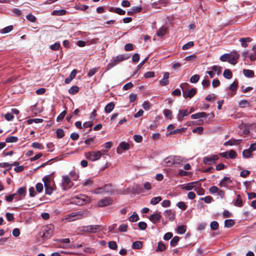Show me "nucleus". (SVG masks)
I'll return each mask as SVG.
<instances>
[{
	"instance_id": "nucleus-1",
	"label": "nucleus",
	"mask_w": 256,
	"mask_h": 256,
	"mask_svg": "<svg viewBox=\"0 0 256 256\" xmlns=\"http://www.w3.org/2000/svg\"><path fill=\"white\" fill-rule=\"evenodd\" d=\"M45 188V194L50 195L55 190V184L54 182L52 181L48 176H45L42 178Z\"/></svg>"
},
{
	"instance_id": "nucleus-2",
	"label": "nucleus",
	"mask_w": 256,
	"mask_h": 256,
	"mask_svg": "<svg viewBox=\"0 0 256 256\" xmlns=\"http://www.w3.org/2000/svg\"><path fill=\"white\" fill-rule=\"evenodd\" d=\"M128 58V56H127L126 54H120L118 55L116 57L113 58L111 60L110 62L106 66V70H108L112 68L114 66L118 64L120 62L127 60Z\"/></svg>"
},
{
	"instance_id": "nucleus-3",
	"label": "nucleus",
	"mask_w": 256,
	"mask_h": 256,
	"mask_svg": "<svg viewBox=\"0 0 256 256\" xmlns=\"http://www.w3.org/2000/svg\"><path fill=\"white\" fill-rule=\"evenodd\" d=\"M102 156V152L100 150L91 151L84 154L85 157L92 162L98 160Z\"/></svg>"
},
{
	"instance_id": "nucleus-4",
	"label": "nucleus",
	"mask_w": 256,
	"mask_h": 256,
	"mask_svg": "<svg viewBox=\"0 0 256 256\" xmlns=\"http://www.w3.org/2000/svg\"><path fill=\"white\" fill-rule=\"evenodd\" d=\"M54 228V226L52 225H49L44 226L43 228V234L42 235L41 237L44 239L46 240L50 238L53 234Z\"/></svg>"
},
{
	"instance_id": "nucleus-5",
	"label": "nucleus",
	"mask_w": 256,
	"mask_h": 256,
	"mask_svg": "<svg viewBox=\"0 0 256 256\" xmlns=\"http://www.w3.org/2000/svg\"><path fill=\"white\" fill-rule=\"evenodd\" d=\"M100 226L99 225H90L82 228V231L87 233H96L100 230Z\"/></svg>"
},
{
	"instance_id": "nucleus-6",
	"label": "nucleus",
	"mask_w": 256,
	"mask_h": 256,
	"mask_svg": "<svg viewBox=\"0 0 256 256\" xmlns=\"http://www.w3.org/2000/svg\"><path fill=\"white\" fill-rule=\"evenodd\" d=\"M74 202L78 205H83L85 203L89 201L88 197L84 195H80V196H76L73 198Z\"/></svg>"
},
{
	"instance_id": "nucleus-7",
	"label": "nucleus",
	"mask_w": 256,
	"mask_h": 256,
	"mask_svg": "<svg viewBox=\"0 0 256 256\" xmlns=\"http://www.w3.org/2000/svg\"><path fill=\"white\" fill-rule=\"evenodd\" d=\"M112 203L113 200L112 198L104 197L98 201V207H104L111 205Z\"/></svg>"
},
{
	"instance_id": "nucleus-8",
	"label": "nucleus",
	"mask_w": 256,
	"mask_h": 256,
	"mask_svg": "<svg viewBox=\"0 0 256 256\" xmlns=\"http://www.w3.org/2000/svg\"><path fill=\"white\" fill-rule=\"evenodd\" d=\"M177 160H180L177 157L173 158L172 157H168L164 160V165L166 166H170L172 165L178 166L180 164V162H176Z\"/></svg>"
},
{
	"instance_id": "nucleus-9",
	"label": "nucleus",
	"mask_w": 256,
	"mask_h": 256,
	"mask_svg": "<svg viewBox=\"0 0 256 256\" xmlns=\"http://www.w3.org/2000/svg\"><path fill=\"white\" fill-rule=\"evenodd\" d=\"M218 160V156L217 155H211L204 158V163L205 164L210 165L216 163V161Z\"/></svg>"
},
{
	"instance_id": "nucleus-10",
	"label": "nucleus",
	"mask_w": 256,
	"mask_h": 256,
	"mask_svg": "<svg viewBox=\"0 0 256 256\" xmlns=\"http://www.w3.org/2000/svg\"><path fill=\"white\" fill-rule=\"evenodd\" d=\"M228 62L234 65L237 63V60L239 58L240 55L236 51L232 52L230 54H228Z\"/></svg>"
},
{
	"instance_id": "nucleus-11",
	"label": "nucleus",
	"mask_w": 256,
	"mask_h": 256,
	"mask_svg": "<svg viewBox=\"0 0 256 256\" xmlns=\"http://www.w3.org/2000/svg\"><path fill=\"white\" fill-rule=\"evenodd\" d=\"M62 186L63 189L66 190L68 188H70L73 185L72 182L71 181L70 178L67 176H62Z\"/></svg>"
},
{
	"instance_id": "nucleus-12",
	"label": "nucleus",
	"mask_w": 256,
	"mask_h": 256,
	"mask_svg": "<svg viewBox=\"0 0 256 256\" xmlns=\"http://www.w3.org/2000/svg\"><path fill=\"white\" fill-rule=\"evenodd\" d=\"M164 214L171 222L174 221L176 218V212L172 210H166L164 212Z\"/></svg>"
},
{
	"instance_id": "nucleus-13",
	"label": "nucleus",
	"mask_w": 256,
	"mask_h": 256,
	"mask_svg": "<svg viewBox=\"0 0 256 256\" xmlns=\"http://www.w3.org/2000/svg\"><path fill=\"white\" fill-rule=\"evenodd\" d=\"M196 89L195 88H192L188 91L183 90V96L191 98L196 94Z\"/></svg>"
},
{
	"instance_id": "nucleus-14",
	"label": "nucleus",
	"mask_w": 256,
	"mask_h": 256,
	"mask_svg": "<svg viewBox=\"0 0 256 256\" xmlns=\"http://www.w3.org/2000/svg\"><path fill=\"white\" fill-rule=\"evenodd\" d=\"M190 114L188 110H179L177 114V119L178 121L182 122L184 116H188Z\"/></svg>"
},
{
	"instance_id": "nucleus-15",
	"label": "nucleus",
	"mask_w": 256,
	"mask_h": 256,
	"mask_svg": "<svg viewBox=\"0 0 256 256\" xmlns=\"http://www.w3.org/2000/svg\"><path fill=\"white\" fill-rule=\"evenodd\" d=\"M161 217L160 212H157L152 214L149 219L152 223L156 224L160 222Z\"/></svg>"
},
{
	"instance_id": "nucleus-16",
	"label": "nucleus",
	"mask_w": 256,
	"mask_h": 256,
	"mask_svg": "<svg viewBox=\"0 0 256 256\" xmlns=\"http://www.w3.org/2000/svg\"><path fill=\"white\" fill-rule=\"evenodd\" d=\"M170 76V74L168 72H166L164 74L162 80H160V84L162 86H166L168 84L169 81L168 78Z\"/></svg>"
},
{
	"instance_id": "nucleus-17",
	"label": "nucleus",
	"mask_w": 256,
	"mask_h": 256,
	"mask_svg": "<svg viewBox=\"0 0 256 256\" xmlns=\"http://www.w3.org/2000/svg\"><path fill=\"white\" fill-rule=\"evenodd\" d=\"M242 142V140L238 139H230L224 143V146H233V145H238L240 144Z\"/></svg>"
},
{
	"instance_id": "nucleus-18",
	"label": "nucleus",
	"mask_w": 256,
	"mask_h": 256,
	"mask_svg": "<svg viewBox=\"0 0 256 256\" xmlns=\"http://www.w3.org/2000/svg\"><path fill=\"white\" fill-rule=\"evenodd\" d=\"M232 182V180L230 177L224 176L219 184V186L221 187L226 188L228 184Z\"/></svg>"
},
{
	"instance_id": "nucleus-19",
	"label": "nucleus",
	"mask_w": 256,
	"mask_h": 256,
	"mask_svg": "<svg viewBox=\"0 0 256 256\" xmlns=\"http://www.w3.org/2000/svg\"><path fill=\"white\" fill-rule=\"evenodd\" d=\"M104 193H112L114 192V189L111 184H105L104 186L102 187Z\"/></svg>"
},
{
	"instance_id": "nucleus-20",
	"label": "nucleus",
	"mask_w": 256,
	"mask_h": 256,
	"mask_svg": "<svg viewBox=\"0 0 256 256\" xmlns=\"http://www.w3.org/2000/svg\"><path fill=\"white\" fill-rule=\"evenodd\" d=\"M76 70H73L71 72L68 78H66V80H64V82L66 84H70V82L76 77Z\"/></svg>"
},
{
	"instance_id": "nucleus-21",
	"label": "nucleus",
	"mask_w": 256,
	"mask_h": 256,
	"mask_svg": "<svg viewBox=\"0 0 256 256\" xmlns=\"http://www.w3.org/2000/svg\"><path fill=\"white\" fill-rule=\"evenodd\" d=\"M168 3L167 0H160L157 2H154L152 4L153 8H159L160 6L158 5H162V6H166Z\"/></svg>"
},
{
	"instance_id": "nucleus-22",
	"label": "nucleus",
	"mask_w": 256,
	"mask_h": 256,
	"mask_svg": "<svg viewBox=\"0 0 256 256\" xmlns=\"http://www.w3.org/2000/svg\"><path fill=\"white\" fill-rule=\"evenodd\" d=\"M252 39L250 38H242L240 39V42L241 43V45L244 48L248 46L247 42H250Z\"/></svg>"
},
{
	"instance_id": "nucleus-23",
	"label": "nucleus",
	"mask_w": 256,
	"mask_h": 256,
	"mask_svg": "<svg viewBox=\"0 0 256 256\" xmlns=\"http://www.w3.org/2000/svg\"><path fill=\"white\" fill-rule=\"evenodd\" d=\"M242 72L245 76L248 78H253L254 76V72L250 70L244 69Z\"/></svg>"
},
{
	"instance_id": "nucleus-24",
	"label": "nucleus",
	"mask_w": 256,
	"mask_h": 256,
	"mask_svg": "<svg viewBox=\"0 0 256 256\" xmlns=\"http://www.w3.org/2000/svg\"><path fill=\"white\" fill-rule=\"evenodd\" d=\"M16 192L20 195V196L23 198L25 197L26 194V186H22Z\"/></svg>"
},
{
	"instance_id": "nucleus-25",
	"label": "nucleus",
	"mask_w": 256,
	"mask_h": 256,
	"mask_svg": "<svg viewBox=\"0 0 256 256\" xmlns=\"http://www.w3.org/2000/svg\"><path fill=\"white\" fill-rule=\"evenodd\" d=\"M206 114L205 112H198L195 114L191 115L192 119H198L201 118H204L206 116Z\"/></svg>"
},
{
	"instance_id": "nucleus-26",
	"label": "nucleus",
	"mask_w": 256,
	"mask_h": 256,
	"mask_svg": "<svg viewBox=\"0 0 256 256\" xmlns=\"http://www.w3.org/2000/svg\"><path fill=\"white\" fill-rule=\"evenodd\" d=\"M196 182H194L188 183L184 185V186H183L182 187V189L185 190H190L195 187L194 184Z\"/></svg>"
},
{
	"instance_id": "nucleus-27",
	"label": "nucleus",
	"mask_w": 256,
	"mask_h": 256,
	"mask_svg": "<svg viewBox=\"0 0 256 256\" xmlns=\"http://www.w3.org/2000/svg\"><path fill=\"white\" fill-rule=\"evenodd\" d=\"M114 108V104L112 102H110L107 104L104 108V111L106 113L110 112Z\"/></svg>"
},
{
	"instance_id": "nucleus-28",
	"label": "nucleus",
	"mask_w": 256,
	"mask_h": 256,
	"mask_svg": "<svg viewBox=\"0 0 256 256\" xmlns=\"http://www.w3.org/2000/svg\"><path fill=\"white\" fill-rule=\"evenodd\" d=\"M167 28L166 26H162L156 32L158 36H162L166 33Z\"/></svg>"
},
{
	"instance_id": "nucleus-29",
	"label": "nucleus",
	"mask_w": 256,
	"mask_h": 256,
	"mask_svg": "<svg viewBox=\"0 0 256 256\" xmlns=\"http://www.w3.org/2000/svg\"><path fill=\"white\" fill-rule=\"evenodd\" d=\"M242 198L240 194H238L236 196V198L234 202V206L238 207H242L243 205L242 204Z\"/></svg>"
},
{
	"instance_id": "nucleus-30",
	"label": "nucleus",
	"mask_w": 256,
	"mask_h": 256,
	"mask_svg": "<svg viewBox=\"0 0 256 256\" xmlns=\"http://www.w3.org/2000/svg\"><path fill=\"white\" fill-rule=\"evenodd\" d=\"M163 114L165 117L168 119L172 120V112L168 109H164L163 110Z\"/></svg>"
},
{
	"instance_id": "nucleus-31",
	"label": "nucleus",
	"mask_w": 256,
	"mask_h": 256,
	"mask_svg": "<svg viewBox=\"0 0 256 256\" xmlns=\"http://www.w3.org/2000/svg\"><path fill=\"white\" fill-rule=\"evenodd\" d=\"M66 11L65 10H54L52 12L54 16H64L66 14Z\"/></svg>"
},
{
	"instance_id": "nucleus-32",
	"label": "nucleus",
	"mask_w": 256,
	"mask_h": 256,
	"mask_svg": "<svg viewBox=\"0 0 256 256\" xmlns=\"http://www.w3.org/2000/svg\"><path fill=\"white\" fill-rule=\"evenodd\" d=\"M253 53H252L249 56V58L250 61L253 62L256 60V45H254L252 48Z\"/></svg>"
},
{
	"instance_id": "nucleus-33",
	"label": "nucleus",
	"mask_w": 256,
	"mask_h": 256,
	"mask_svg": "<svg viewBox=\"0 0 256 256\" xmlns=\"http://www.w3.org/2000/svg\"><path fill=\"white\" fill-rule=\"evenodd\" d=\"M222 69V67L218 66H214L211 68V70L214 72V73H216L218 76L221 74Z\"/></svg>"
},
{
	"instance_id": "nucleus-34",
	"label": "nucleus",
	"mask_w": 256,
	"mask_h": 256,
	"mask_svg": "<svg viewBox=\"0 0 256 256\" xmlns=\"http://www.w3.org/2000/svg\"><path fill=\"white\" fill-rule=\"evenodd\" d=\"M142 242L140 241H136L132 243V248L134 249L139 250L142 248Z\"/></svg>"
},
{
	"instance_id": "nucleus-35",
	"label": "nucleus",
	"mask_w": 256,
	"mask_h": 256,
	"mask_svg": "<svg viewBox=\"0 0 256 256\" xmlns=\"http://www.w3.org/2000/svg\"><path fill=\"white\" fill-rule=\"evenodd\" d=\"M223 75L227 79H230L232 76V72L228 69H226L224 70Z\"/></svg>"
},
{
	"instance_id": "nucleus-36",
	"label": "nucleus",
	"mask_w": 256,
	"mask_h": 256,
	"mask_svg": "<svg viewBox=\"0 0 256 256\" xmlns=\"http://www.w3.org/2000/svg\"><path fill=\"white\" fill-rule=\"evenodd\" d=\"M80 90L78 86H72L68 90V92L71 94H77Z\"/></svg>"
},
{
	"instance_id": "nucleus-37",
	"label": "nucleus",
	"mask_w": 256,
	"mask_h": 256,
	"mask_svg": "<svg viewBox=\"0 0 256 256\" xmlns=\"http://www.w3.org/2000/svg\"><path fill=\"white\" fill-rule=\"evenodd\" d=\"M234 224V222L233 220L228 219L224 221V226L226 228H231Z\"/></svg>"
},
{
	"instance_id": "nucleus-38",
	"label": "nucleus",
	"mask_w": 256,
	"mask_h": 256,
	"mask_svg": "<svg viewBox=\"0 0 256 256\" xmlns=\"http://www.w3.org/2000/svg\"><path fill=\"white\" fill-rule=\"evenodd\" d=\"M13 29L12 26H9L2 29H0V32L2 34H6L11 32Z\"/></svg>"
},
{
	"instance_id": "nucleus-39",
	"label": "nucleus",
	"mask_w": 256,
	"mask_h": 256,
	"mask_svg": "<svg viewBox=\"0 0 256 256\" xmlns=\"http://www.w3.org/2000/svg\"><path fill=\"white\" fill-rule=\"evenodd\" d=\"M252 152L249 149L244 150L242 152V156L244 158H248L251 157Z\"/></svg>"
},
{
	"instance_id": "nucleus-40",
	"label": "nucleus",
	"mask_w": 256,
	"mask_h": 256,
	"mask_svg": "<svg viewBox=\"0 0 256 256\" xmlns=\"http://www.w3.org/2000/svg\"><path fill=\"white\" fill-rule=\"evenodd\" d=\"M162 200V198L160 196L152 198L150 200V204L152 205H156L160 202Z\"/></svg>"
},
{
	"instance_id": "nucleus-41",
	"label": "nucleus",
	"mask_w": 256,
	"mask_h": 256,
	"mask_svg": "<svg viewBox=\"0 0 256 256\" xmlns=\"http://www.w3.org/2000/svg\"><path fill=\"white\" fill-rule=\"evenodd\" d=\"M18 140V138L14 136H8L6 138V142H16Z\"/></svg>"
},
{
	"instance_id": "nucleus-42",
	"label": "nucleus",
	"mask_w": 256,
	"mask_h": 256,
	"mask_svg": "<svg viewBox=\"0 0 256 256\" xmlns=\"http://www.w3.org/2000/svg\"><path fill=\"white\" fill-rule=\"evenodd\" d=\"M186 227L184 225H181L177 228V232L179 234H183L186 231Z\"/></svg>"
},
{
	"instance_id": "nucleus-43",
	"label": "nucleus",
	"mask_w": 256,
	"mask_h": 256,
	"mask_svg": "<svg viewBox=\"0 0 256 256\" xmlns=\"http://www.w3.org/2000/svg\"><path fill=\"white\" fill-rule=\"evenodd\" d=\"M119 147H120L122 150H126L130 148V144L126 142H122L120 143Z\"/></svg>"
},
{
	"instance_id": "nucleus-44",
	"label": "nucleus",
	"mask_w": 256,
	"mask_h": 256,
	"mask_svg": "<svg viewBox=\"0 0 256 256\" xmlns=\"http://www.w3.org/2000/svg\"><path fill=\"white\" fill-rule=\"evenodd\" d=\"M139 219V216L138 214L134 212V214L130 216L128 220L131 222H137Z\"/></svg>"
},
{
	"instance_id": "nucleus-45",
	"label": "nucleus",
	"mask_w": 256,
	"mask_h": 256,
	"mask_svg": "<svg viewBox=\"0 0 256 256\" xmlns=\"http://www.w3.org/2000/svg\"><path fill=\"white\" fill-rule=\"evenodd\" d=\"M166 248L165 244L162 242H159L156 252H163Z\"/></svg>"
},
{
	"instance_id": "nucleus-46",
	"label": "nucleus",
	"mask_w": 256,
	"mask_h": 256,
	"mask_svg": "<svg viewBox=\"0 0 256 256\" xmlns=\"http://www.w3.org/2000/svg\"><path fill=\"white\" fill-rule=\"evenodd\" d=\"M180 240V238L178 236H174L172 240H170V244L172 246H175L177 245L178 241Z\"/></svg>"
},
{
	"instance_id": "nucleus-47",
	"label": "nucleus",
	"mask_w": 256,
	"mask_h": 256,
	"mask_svg": "<svg viewBox=\"0 0 256 256\" xmlns=\"http://www.w3.org/2000/svg\"><path fill=\"white\" fill-rule=\"evenodd\" d=\"M219 224L216 221H212L210 222V229L212 230H216L218 229Z\"/></svg>"
},
{
	"instance_id": "nucleus-48",
	"label": "nucleus",
	"mask_w": 256,
	"mask_h": 256,
	"mask_svg": "<svg viewBox=\"0 0 256 256\" xmlns=\"http://www.w3.org/2000/svg\"><path fill=\"white\" fill-rule=\"evenodd\" d=\"M238 82L237 81L234 82L230 86L229 90L232 92H236L237 90Z\"/></svg>"
},
{
	"instance_id": "nucleus-49",
	"label": "nucleus",
	"mask_w": 256,
	"mask_h": 256,
	"mask_svg": "<svg viewBox=\"0 0 256 256\" xmlns=\"http://www.w3.org/2000/svg\"><path fill=\"white\" fill-rule=\"evenodd\" d=\"M200 76L198 74H194L190 78V82L194 84L200 80Z\"/></svg>"
},
{
	"instance_id": "nucleus-50",
	"label": "nucleus",
	"mask_w": 256,
	"mask_h": 256,
	"mask_svg": "<svg viewBox=\"0 0 256 256\" xmlns=\"http://www.w3.org/2000/svg\"><path fill=\"white\" fill-rule=\"evenodd\" d=\"M250 105V103L246 100H241L239 103L238 106L240 108H246Z\"/></svg>"
},
{
	"instance_id": "nucleus-51",
	"label": "nucleus",
	"mask_w": 256,
	"mask_h": 256,
	"mask_svg": "<svg viewBox=\"0 0 256 256\" xmlns=\"http://www.w3.org/2000/svg\"><path fill=\"white\" fill-rule=\"evenodd\" d=\"M60 47V42H56L54 44L50 46V48L52 50H58Z\"/></svg>"
},
{
	"instance_id": "nucleus-52",
	"label": "nucleus",
	"mask_w": 256,
	"mask_h": 256,
	"mask_svg": "<svg viewBox=\"0 0 256 256\" xmlns=\"http://www.w3.org/2000/svg\"><path fill=\"white\" fill-rule=\"evenodd\" d=\"M57 138H63L64 136V130L61 128H58L56 130V132Z\"/></svg>"
},
{
	"instance_id": "nucleus-53",
	"label": "nucleus",
	"mask_w": 256,
	"mask_h": 256,
	"mask_svg": "<svg viewBox=\"0 0 256 256\" xmlns=\"http://www.w3.org/2000/svg\"><path fill=\"white\" fill-rule=\"evenodd\" d=\"M194 45V43L193 42H188V43H186V44H185L184 45L182 46V49L183 50H188V49L190 48H192V46H193Z\"/></svg>"
},
{
	"instance_id": "nucleus-54",
	"label": "nucleus",
	"mask_w": 256,
	"mask_h": 256,
	"mask_svg": "<svg viewBox=\"0 0 256 256\" xmlns=\"http://www.w3.org/2000/svg\"><path fill=\"white\" fill-rule=\"evenodd\" d=\"M184 128H177L176 130H173L172 131H170L169 132V134L170 135L178 133H181L182 132H184Z\"/></svg>"
},
{
	"instance_id": "nucleus-55",
	"label": "nucleus",
	"mask_w": 256,
	"mask_h": 256,
	"mask_svg": "<svg viewBox=\"0 0 256 256\" xmlns=\"http://www.w3.org/2000/svg\"><path fill=\"white\" fill-rule=\"evenodd\" d=\"M66 114V110L62 112L57 117L56 120L58 122H61L64 118Z\"/></svg>"
},
{
	"instance_id": "nucleus-56",
	"label": "nucleus",
	"mask_w": 256,
	"mask_h": 256,
	"mask_svg": "<svg viewBox=\"0 0 256 256\" xmlns=\"http://www.w3.org/2000/svg\"><path fill=\"white\" fill-rule=\"evenodd\" d=\"M12 164H10L8 162H0V168H8L7 170H10L12 168Z\"/></svg>"
},
{
	"instance_id": "nucleus-57",
	"label": "nucleus",
	"mask_w": 256,
	"mask_h": 256,
	"mask_svg": "<svg viewBox=\"0 0 256 256\" xmlns=\"http://www.w3.org/2000/svg\"><path fill=\"white\" fill-rule=\"evenodd\" d=\"M176 206L182 210H186L187 208V206L185 204V203L183 202H180L177 204Z\"/></svg>"
},
{
	"instance_id": "nucleus-58",
	"label": "nucleus",
	"mask_w": 256,
	"mask_h": 256,
	"mask_svg": "<svg viewBox=\"0 0 256 256\" xmlns=\"http://www.w3.org/2000/svg\"><path fill=\"white\" fill-rule=\"evenodd\" d=\"M36 191L38 193L42 192L43 190V189H44V186H43L42 184L40 183V182L36 184Z\"/></svg>"
},
{
	"instance_id": "nucleus-59",
	"label": "nucleus",
	"mask_w": 256,
	"mask_h": 256,
	"mask_svg": "<svg viewBox=\"0 0 256 256\" xmlns=\"http://www.w3.org/2000/svg\"><path fill=\"white\" fill-rule=\"evenodd\" d=\"M128 230V225L122 224L119 226L118 230L120 232H126Z\"/></svg>"
},
{
	"instance_id": "nucleus-60",
	"label": "nucleus",
	"mask_w": 256,
	"mask_h": 256,
	"mask_svg": "<svg viewBox=\"0 0 256 256\" xmlns=\"http://www.w3.org/2000/svg\"><path fill=\"white\" fill-rule=\"evenodd\" d=\"M32 146L34 148H36V149L42 150L43 148V146H42V144L37 142H33L32 144Z\"/></svg>"
},
{
	"instance_id": "nucleus-61",
	"label": "nucleus",
	"mask_w": 256,
	"mask_h": 256,
	"mask_svg": "<svg viewBox=\"0 0 256 256\" xmlns=\"http://www.w3.org/2000/svg\"><path fill=\"white\" fill-rule=\"evenodd\" d=\"M108 247L112 250H116L117 248V244L114 241H110L108 243Z\"/></svg>"
},
{
	"instance_id": "nucleus-62",
	"label": "nucleus",
	"mask_w": 256,
	"mask_h": 256,
	"mask_svg": "<svg viewBox=\"0 0 256 256\" xmlns=\"http://www.w3.org/2000/svg\"><path fill=\"white\" fill-rule=\"evenodd\" d=\"M204 130V128L201 126L197 127L192 130V132L194 133H198V134H202Z\"/></svg>"
},
{
	"instance_id": "nucleus-63",
	"label": "nucleus",
	"mask_w": 256,
	"mask_h": 256,
	"mask_svg": "<svg viewBox=\"0 0 256 256\" xmlns=\"http://www.w3.org/2000/svg\"><path fill=\"white\" fill-rule=\"evenodd\" d=\"M236 153L234 150H230L228 152V158H234L236 157Z\"/></svg>"
},
{
	"instance_id": "nucleus-64",
	"label": "nucleus",
	"mask_w": 256,
	"mask_h": 256,
	"mask_svg": "<svg viewBox=\"0 0 256 256\" xmlns=\"http://www.w3.org/2000/svg\"><path fill=\"white\" fill-rule=\"evenodd\" d=\"M138 228L142 230H144L147 227V224L144 222H140L138 224Z\"/></svg>"
}]
</instances>
